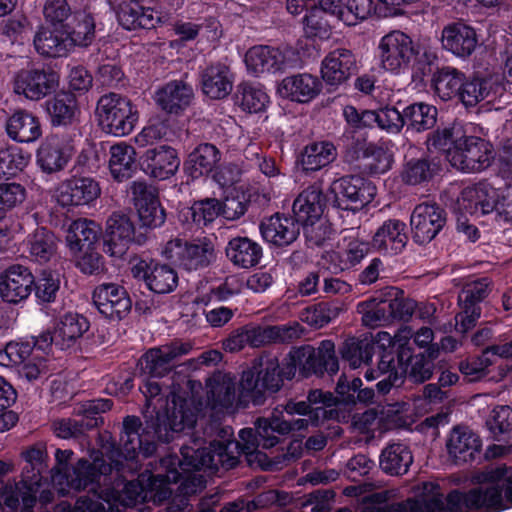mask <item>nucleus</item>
Here are the masks:
<instances>
[{"label": "nucleus", "instance_id": "obj_1", "mask_svg": "<svg viewBox=\"0 0 512 512\" xmlns=\"http://www.w3.org/2000/svg\"><path fill=\"white\" fill-rule=\"evenodd\" d=\"M140 390L146 398L144 425L140 418L128 415L123 419L119 444L128 458L141 453L144 457L156 451L155 441L170 443L181 437V432L190 430L197 423L198 411L192 401L172 395V406L160 411L167 400H163L162 386L155 378L143 377Z\"/></svg>", "mask_w": 512, "mask_h": 512}, {"label": "nucleus", "instance_id": "obj_2", "mask_svg": "<svg viewBox=\"0 0 512 512\" xmlns=\"http://www.w3.org/2000/svg\"><path fill=\"white\" fill-rule=\"evenodd\" d=\"M486 483L469 491L452 490L444 498L438 484L428 490L438 503L435 512H498L512 504V468L496 467L484 473Z\"/></svg>", "mask_w": 512, "mask_h": 512}, {"label": "nucleus", "instance_id": "obj_3", "mask_svg": "<svg viewBox=\"0 0 512 512\" xmlns=\"http://www.w3.org/2000/svg\"><path fill=\"white\" fill-rule=\"evenodd\" d=\"M204 437L182 434L187 437L180 444L184 465L204 468L213 472L220 468L230 470L237 466L240 457V443L231 439L233 429L218 420H211L203 426Z\"/></svg>", "mask_w": 512, "mask_h": 512}, {"label": "nucleus", "instance_id": "obj_4", "mask_svg": "<svg viewBox=\"0 0 512 512\" xmlns=\"http://www.w3.org/2000/svg\"><path fill=\"white\" fill-rule=\"evenodd\" d=\"M297 370L303 377L322 376L325 372L330 375L336 374L339 370V363L335 355L334 343L331 340H323L318 348L303 345L291 349L285 357L286 379H292Z\"/></svg>", "mask_w": 512, "mask_h": 512}, {"label": "nucleus", "instance_id": "obj_5", "mask_svg": "<svg viewBox=\"0 0 512 512\" xmlns=\"http://www.w3.org/2000/svg\"><path fill=\"white\" fill-rule=\"evenodd\" d=\"M284 363L281 365L278 358L272 354H263L255 360L252 368L243 371L240 380L241 394L248 397L254 405H261L265 400V393H276L283 386L286 379Z\"/></svg>", "mask_w": 512, "mask_h": 512}, {"label": "nucleus", "instance_id": "obj_6", "mask_svg": "<svg viewBox=\"0 0 512 512\" xmlns=\"http://www.w3.org/2000/svg\"><path fill=\"white\" fill-rule=\"evenodd\" d=\"M388 346L376 343L378 362L376 369L365 372L367 380H374L380 376L383 378L376 384L380 395L387 394L392 387L403 384L407 372V360L411 357V349L403 344L392 342L388 337Z\"/></svg>", "mask_w": 512, "mask_h": 512}, {"label": "nucleus", "instance_id": "obj_7", "mask_svg": "<svg viewBox=\"0 0 512 512\" xmlns=\"http://www.w3.org/2000/svg\"><path fill=\"white\" fill-rule=\"evenodd\" d=\"M96 116L105 133L118 137L130 134L138 120L137 109L130 99L113 92L99 98Z\"/></svg>", "mask_w": 512, "mask_h": 512}, {"label": "nucleus", "instance_id": "obj_8", "mask_svg": "<svg viewBox=\"0 0 512 512\" xmlns=\"http://www.w3.org/2000/svg\"><path fill=\"white\" fill-rule=\"evenodd\" d=\"M163 255L171 264L187 272L204 270L216 259L214 245L207 238L172 239L166 243Z\"/></svg>", "mask_w": 512, "mask_h": 512}, {"label": "nucleus", "instance_id": "obj_9", "mask_svg": "<svg viewBox=\"0 0 512 512\" xmlns=\"http://www.w3.org/2000/svg\"><path fill=\"white\" fill-rule=\"evenodd\" d=\"M376 195V186L360 176H344L334 180L326 194L327 201L342 210L359 211Z\"/></svg>", "mask_w": 512, "mask_h": 512}, {"label": "nucleus", "instance_id": "obj_10", "mask_svg": "<svg viewBox=\"0 0 512 512\" xmlns=\"http://www.w3.org/2000/svg\"><path fill=\"white\" fill-rule=\"evenodd\" d=\"M340 141L346 162L352 164L360 159H371L370 171L375 174L385 173L390 168V155L383 147L368 142L366 131L344 130Z\"/></svg>", "mask_w": 512, "mask_h": 512}, {"label": "nucleus", "instance_id": "obj_11", "mask_svg": "<svg viewBox=\"0 0 512 512\" xmlns=\"http://www.w3.org/2000/svg\"><path fill=\"white\" fill-rule=\"evenodd\" d=\"M300 62L299 55L291 48L257 45L251 47L245 55L247 69L255 76L284 73L298 67Z\"/></svg>", "mask_w": 512, "mask_h": 512}, {"label": "nucleus", "instance_id": "obj_12", "mask_svg": "<svg viewBox=\"0 0 512 512\" xmlns=\"http://www.w3.org/2000/svg\"><path fill=\"white\" fill-rule=\"evenodd\" d=\"M494 158L492 146L484 139L464 134L448 153L452 167L465 173H476L488 168Z\"/></svg>", "mask_w": 512, "mask_h": 512}, {"label": "nucleus", "instance_id": "obj_13", "mask_svg": "<svg viewBox=\"0 0 512 512\" xmlns=\"http://www.w3.org/2000/svg\"><path fill=\"white\" fill-rule=\"evenodd\" d=\"M192 350L190 342L173 340L169 343L148 349L138 360L142 377L162 378L167 375L175 361L188 355Z\"/></svg>", "mask_w": 512, "mask_h": 512}, {"label": "nucleus", "instance_id": "obj_14", "mask_svg": "<svg viewBox=\"0 0 512 512\" xmlns=\"http://www.w3.org/2000/svg\"><path fill=\"white\" fill-rule=\"evenodd\" d=\"M492 291V281L487 278H478L464 284L458 296L462 311L455 317L456 330L466 333L476 325L481 316V303Z\"/></svg>", "mask_w": 512, "mask_h": 512}, {"label": "nucleus", "instance_id": "obj_15", "mask_svg": "<svg viewBox=\"0 0 512 512\" xmlns=\"http://www.w3.org/2000/svg\"><path fill=\"white\" fill-rule=\"evenodd\" d=\"M447 213L435 202H423L416 205L410 216L411 236L415 243H430L444 228Z\"/></svg>", "mask_w": 512, "mask_h": 512}, {"label": "nucleus", "instance_id": "obj_16", "mask_svg": "<svg viewBox=\"0 0 512 512\" xmlns=\"http://www.w3.org/2000/svg\"><path fill=\"white\" fill-rule=\"evenodd\" d=\"M378 49L382 67L390 72L407 69L416 56L412 39L398 30L383 36Z\"/></svg>", "mask_w": 512, "mask_h": 512}, {"label": "nucleus", "instance_id": "obj_17", "mask_svg": "<svg viewBox=\"0 0 512 512\" xmlns=\"http://www.w3.org/2000/svg\"><path fill=\"white\" fill-rule=\"evenodd\" d=\"M59 76L52 69L21 70L15 77L14 91L31 101H39L55 92Z\"/></svg>", "mask_w": 512, "mask_h": 512}, {"label": "nucleus", "instance_id": "obj_18", "mask_svg": "<svg viewBox=\"0 0 512 512\" xmlns=\"http://www.w3.org/2000/svg\"><path fill=\"white\" fill-rule=\"evenodd\" d=\"M98 311L111 321H120L131 311L132 301L126 289L116 283L98 285L92 295Z\"/></svg>", "mask_w": 512, "mask_h": 512}, {"label": "nucleus", "instance_id": "obj_19", "mask_svg": "<svg viewBox=\"0 0 512 512\" xmlns=\"http://www.w3.org/2000/svg\"><path fill=\"white\" fill-rule=\"evenodd\" d=\"M112 405L113 402L110 399L91 400L83 406L84 418L81 420L70 418L57 419L52 423V430L57 437L62 439L78 437L85 431L97 426L98 420L95 415L110 410Z\"/></svg>", "mask_w": 512, "mask_h": 512}, {"label": "nucleus", "instance_id": "obj_20", "mask_svg": "<svg viewBox=\"0 0 512 512\" xmlns=\"http://www.w3.org/2000/svg\"><path fill=\"white\" fill-rule=\"evenodd\" d=\"M135 227L130 217L114 212L106 221L104 252L111 257L122 258L134 240Z\"/></svg>", "mask_w": 512, "mask_h": 512}, {"label": "nucleus", "instance_id": "obj_21", "mask_svg": "<svg viewBox=\"0 0 512 512\" xmlns=\"http://www.w3.org/2000/svg\"><path fill=\"white\" fill-rule=\"evenodd\" d=\"M99 184L90 177H72L62 181L55 196L62 207L88 205L100 195Z\"/></svg>", "mask_w": 512, "mask_h": 512}, {"label": "nucleus", "instance_id": "obj_22", "mask_svg": "<svg viewBox=\"0 0 512 512\" xmlns=\"http://www.w3.org/2000/svg\"><path fill=\"white\" fill-rule=\"evenodd\" d=\"M35 277L23 265H12L0 275V296L8 302L17 304L28 298L32 292Z\"/></svg>", "mask_w": 512, "mask_h": 512}, {"label": "nucleus", "instance_id": "obj_23", "mask_svg": "<svg viewBox=\"0 0 512 512\" xmlns=\"http://www.w3.org/2000/svg\"><path fill=\"white\" fill-rule=\"evenodd\" d=\"M357 70L354 53L346 48H337L328 53L321 64L323 81L331 86L338 87L345 83Z\"/></svg>", "mask_w": 512, "mask_h": 512}, {"label": "nucleus", "instance_id": "obj_24", "mask_svg": "<svg viewBox=\"0 0 512 512\" xmlns=\"http://www.w3.org/2000/svg\"><path fill=\"white\" fill-rule=\"evenodd\" d=\"M415 302L407 298L393 297L380 300L374 308L367 311L363 317L367 325L379 326L394 320L408 321L414 310Z\"/></svg>", "mask_w": 512, "mask_h": 512}, {"label": "nucleus", "instance_id": "obj_25", "mask_svg": "<svg viewBox=\"0 0 512 512\" xmlns=\"http://www.w3.org/2000/svg\"><path fill=\"white\" fill-rule=\"evenodd\" d=\"M442 47L457 57L467 58L478 45V38L473 27L464 22H452L444 26L441 33Z\"/></svg>", "mask_w": 512, "mask_h": 512}, {"label": "nucleus", "instance_id": "obj_26", "mask_svg": "<svg viewBox=\"0 0 512 512\" xmlns=\"http://www.w3.org/2000/svg\"><path fill=\"white\" fill-rule=\"evenodd\" d=\"M73 154L72 145L58 135L45 139L37 151V163L43 172L52 174L63 170Z\"/></svg>", "mask_w": 512, "mask_h": 512}, {"label": "nucleus", "instance_id": "obj_27", "mask_svg": "<svg viewBox=\"0 0 512 512\" xmlns=\"http://www.w3.org/2000/svg\"><path fill=\"white\" fill-rule=\"evenodd\" d=\"M300 223L296 217H286L276 213L261 222L260 232L268 243L284 247L292 244L298 238Z\"/></svg>", "mask_w": 512, "mask_h": 512}, {"label": "nucleus", "instance_id": "obj_28", "mask_svg": "<svg viewBox=\"0 0 512 512\" xmlns=\"http://www.w3.org/2000/svg\"><path fill=\"white\" fill-rule=\"evenodd\" d=\"M406 224L398 219H388L376 230L371 247L380 253L396 255L406 246Z\"/></svg>", "mask_w": 512, "mask_h": 512}, {"label": "nucleus", "instance_id": "obj_29", "mask_svg": "<svg viewBox=\"0 0 512 512\" xmlns=\"http://www.w3.org/2000/svg\"><path fill=\"white\" fill-rule=\"evenodd\" d=\"M481 447L480 438L468 427L457 426L450 432L446 448L456 464L472 461Z\"/></svg>", "mask_w": 512, "mask_h": 512}, {"label": "nucleus", "instance_id": "obj_30", "mask_svg": "<svg viewBox=\"0 0 512 512\" xmlns=\"http://www.w3.org/2000/svg\"><path fill=\"white\" fill-rule=\"evenodd\" d=\"M497 191L486 183L466 187L458 199L460 207L467 213L483 216L494 212Z\"/></svg>", "mask_w": 512, "mask_h": 512}, {"label": "nucleus", "instance_id": "obj_31", "mask_svg": "<svg viewBox=\"0 0 512 512\" xmlns=\"http://www.w3.org/2000/svg\"><path fill=\"white\" fill-rule=\"evenodd\" d=\"M248 338V345L260 347L272 342H290L299 338L302 328L298 323L281 326H258L253 324L245 325Z\"/></svg>", "mask_w": 512, "mask_h": 512}, {"label": "nucleus", "instance_id": "obj_32", "mask_svg": "<svg viewBox=\"0 0 512 512\" xmlns=\"http://www.w3.org/2000/svg\"><path fill=\"white\" fill-rule=\"evenodd\" d=\"M203 93L211 99H224L233 88V77L228 66L216 63L204 68L200 73Z\"/></svg>", "mask_w": 512, "mask_h": 512}, {"label": "nucleus", "instance_id": "obj_33", "mask_svg": "<svg viewBox=\"0 0 512 512\" xmlns=\"http://www.w3.org/2000/svg\"><path fill=\"white\" fill-rule=\"evenodd\" d=\"M194 97L193 88L183 80H173L156 92L157 104L166 112L179 114L185 110Z\"/></svg>", "mask_w": 512, "mask_h": 512}, {"label": "nucleus", "instance_id": "obj_34", "mask_svg": "<svg viewBox=\"0 0 512 512\" xmlns=\"http://www.w3.org/2000/svg\"><path fill=\"white\" fill-rule=\"evenodd\" d=\"M119 24L126 30L153 29L161 17L152 8L143 7L136 2H123L116 10Z\"/></svg>", "mask_w": 512, "mask_h": 512}, {"label": "nucleus", "instance_id": "obj_35", "mask_svg": "<svg viewBox=\"0 0 512 512\" xmlns=\"http://www.w3.org/2000/svg\"><path fill=\"white\" fill-rule=\"evenodd\" d=\"M220 150L211 143H201L194 148L184 162V170L192 179L209 175L221 160Z\"/></svg>", "mask_w": 512, "mask_h": 512}, {"label": "nucleus", "instance_id": "obj_36", "mask_svg": "<svg viewBox=\"0 0 512 512\" xmlns=\"http://www.w3.org/2000/svg\"><path fill=\"white\" fill-rule=\"evenodd\" d=\"M8 136L19 143H32L42 135L38 117L26 110H16L6 121Z\"/></svg>", "mask_w": 512, "mask_h": 512}, {"label": "nucleus", "instance_id": "obj_37", "mask_svg": "<svg viewBox=\"0 0 512 512\" xmlns=\"http://www.w3.org/2000/svg\"><path fill=\"white\" fill-rule=\"evenodd\" d=\"M325 199L319 183L308 186L293 202V213L297 220L301 223L318 220L323 214Z\"/></svg>", "mask_w": 512, "mask_h": 512}, {"label": "nucleus", "instance_id": "obj_38", "mask_svg": "<svg viewBox=\"0 0 512 512\" xmlns=\"http://www.w3.org/2000/svg\"><path fill=\"white\" fill-rule=\"evenodd\" d=\"M225 254L234 266L249 269L259 264L263 250L256 241L246 236H237L229 240Z\"/></svg>", "mask_w": 512, "mask_h": 512}, {"label": "nucleus", "instance_id": "obj_39", "mask_svg": "<svg viewBox=\"0 0 512 512\" xmlns=\"http://www.w3.org/2000/svg\"><path fill=\"white\" fill-rule=\"evenodd\" d=\"M320 85L316 77L303 73L284 78L278 86V92L292 101L306 103L318 95Z\"/></svg>", "mask_w": 512, "mask_h": 512}, {"label": "nucleus", "instance_id": "obj_40", "mask_svg": "<svg viewBox=\"0 0 512 512\" xmlns=\"http://www.w3.org/2000/svg\"><path fill=\"white\" fill-rule=\"evenodd\" d=\"M89 321L77 313H66L55 327L56 347L60 350L75 348L83 334L89 329Z\"/></svg>", "mask_w": 512, "mask_h": 512}, {"label": "nucleus", "instance_id": "obj_41", "mask_svg": "<svg viewBox=\"0 0 512 512\" xmlns=\"http://www.w3.org/2000/svg\"><path fill=\"white\" fill-rule=\"evenodd\" d=\"M144 158L151 175L158 179L174 175L180 165L176 150L167 145L146 150Z\"/></svg>", "mask_w": 512, "mask_h": 512}, {"label": "nucleus", "instance_id": "obj_42", "mask_svg": "<svg viewBox=\"0 0 512 512\" xmlns=\"http://www.w3.org/2000/svg\"><path fill=\"white\" fill-rule=\"evenodd\" d=\"M45 111L52 126H69L76 121L78 106L76 97L70 92H60L47 99Z\"/></svg>", "mask_w": 512, "mask_h": 512}, {"label": "nucleus", "instance_id": "obj_43", "mask_svg": "<svg viewBox=\"0 0 512 512\" xmlns=\"http://www.w3.org/2000/svg\"><path fill=\"white\" fill-rule=\"evenodd\" d=\"M36 51L45 57H63L71 50L63 29L42 26L34 36Z\"/></svg>", "mask_w": 512, "mask_h": 512}, {"label": "nucleus", "instance_id": "obj_44", "mask_svg": "<svg viewBox=\"0 0 512 512\" xmlns=\"http://www.w3.org/2000/svg\"><path fill=\"white\" fill-rule=\"evenodd\" d=\"M109 154V170L114 180L126 181L137 171L136 152L132 146L126 143L112 145Z\"/></svg>", "mask_w": 512, "mask_h": 512}, {"label": "nucleus", "instance_id": "obj_45", "mask_svg": "<svg viewBox=\"0 0 512 512\" xmlns=\"http://www.w3.org/2000/svg\"><path fill=\"white\" fill-rule=\"evenodd\" d=\"M101 231V227L92 220H75L67 229V245L74 252L89 249L98 241Z\"/></svg>", "mask_w": 512, "mask_h": 512}, {"label": "nucleus", "instance_id": "obj_46", "mask_svg": "<svg viewBox=\"0 0 512 512\" xmlns=\"http://www.w3.org/2000/svg\"><path fill=\"white\" fill-rule=\"evenodd\" d=\"M207 388V399L214 409L233 406L236 397V382L229 374H214L208 379Z\"/></svg>", "mask_w": 512, "mask_h": 512}, {"label": "nucleus", "instance_id": "obj_47", "mask_svg": "<svg viewBox=\"0 0 512 512\" xmlns=\"http://www.w3.org/2000/svg\"><path fill=\"white\" fill-rule=\"evenodd\" d=\"M413 463V456L406 444L391 443L381 452L379 465L389 475H403Z\"/></svg>", "mask_w": 512, "mask_h": 512}, {"label": "nucleus", "instance_id": "obj_48", "mask_svg": "<svg viewBox=\"0 0 512 512\" xmlns=\"http://www.w3.org/2000/svg\"><path fill=\"white\" fill-rule=\"evenodd\" d=\"M314 408L323 410L344 409L333 393L320 389H313L308 392L306 401H290L285 406V411L290 414L310 416Z\"/></svg>", "mask_w": 512, "mask_h": 512}, {"label": "nucleus", "instance_id": "obj_49", "mask_svg": "<svg viewBox=\"0 0 512 512\" xmlns=\"http://www.w3.org/2000/svg\"><path fill=\"white\" fill-rule=\"evenodd\" d=\"M70 50L74 47H87L95 38V22L91 15L77 12L64 29Z\"/></svg>", "mask_w": 512, "mask_h": 512}, {"label": "nucleus", "instance_id": "obj_50", "mask_svg": "<svg viewBox=\"0 0 512 512\" xmlns=\"http://www.w3.org/2000/svg\"><path fill=\"white\" fill-rule=\"evenodd\" d=\"M339 351L342 359L356 369L371 362L372 356L376 353V343L367 337L363 339L352 337L342 343Z\"/></svg>", "mask_w": 512, "mask_h": 512}, {"label": "nucleus", "instance_id": "obj_51", "mask_svg": "<svg viewBox=\"0 0 512 512\" xmlns=\"http://www.w3.org/2000/svg\"><path fill=\"white\" fill-rule=\"evenodd\" d=\"M143 279L147 287L158 294L172 292L178 285V275L176 271L167 264L145 265Z\"/></svg>", "mask_w": 512, "mask_h": 512}, {"label": "nucleus", "instance_id": "obj_52", "mask_svg": "<svg viewBox=\"0 0 512 512\" xmlns=\"http://www.w3.org/2000/svg\"><path fill=\"white\" fill-rule=\"evenodd\" d=\"M336 157L337 150L332 142H313L304 148L301 164L306 171H317L332 163Z\"/></svg>", "mask_w": 512, "mask_h": 512}, {"label": "nucleus", "instance_id": "obj_53", "mask_svg": "<svg viewBox=\"0 0 512 512\" xmlns=\"http://www.w3.org/2000/svg\"><path fill=\"white\" fill-rule=\"evenodd\" d=\"M439 170L440 162L436 158L411 159L404 164L401 178L408 185H419L432 180Z\"/></svg>", "mask_w": 512, "mask_h": 512}, {"label": "nucleus", "instance_id": "obj_54", "mask_svg": "<svg viewBox=\"0 0 512 512\" xmlns=\"http://www.w3.org/2000/svg\"><path fill=\"white\" fill-rule=\"evenodd\" d=\"M465 79L464 74L453 67L438 68L433 74V85L437 95L444 101L457 98Z\"/></svg>", "mask_w": 512, "mask_h": 512}, {"label": "nucleus", "instance_id": "obj_55", "mask_svg": "<svg viewBox=\"0 0 512 512\" xmlns=\"http://www.w3.org/2000/svg\"><path fill=\"white\" fill-rule=\"evenodd\" d=\"M257 431L262 448L269 449L278 444V436L291 433V424L281 414L273 413L269 418L257 419Z\"/></svg>", "mask_w": 512, "mask_h": 512}, {"label": "nucleus", "instance_id": "obj_56", "mask_svg": "<svg viewBox=\"0 0 512 512\" xmlns=\"http://www.w3.org/2000/svg\"><path fill=\"white\" fill-rule=\"evenodd\" d=\"M371 244L358 239L351 240L342 253H328L325 259L333 263V272L338 273L348 270L359 264L367 255Z\"/></svg>", "mask_w": 512, "mask_h": 512}, {"label": "nucleus", "instance_id": "obj_57", "mask_svg": "<svg viewBox=\"0 0 512 512\" xmlns=\"http://www.w3.org/2000/svg\"><path fill=\"white\" fill-rule=\"evenodd\" d=\"M177 457V460L179 461V464H175V469L179 472V479L177 481H167L166 485L169 487V484L171 483H178L180 482V492L183 495H192L196 494L198 491L202 490L205 487L206 480L205 477L200 474V471H204L207 473V475H213L218 470H215L213 472L208 471V469L204 468H194L191 465H184V458L181 454V459Z\"/></svg>", "mask_w": 512, "mask_h": 512}, {"label": "nucleus", "instance_id": "obj_58", "mask_svg": "<svg viewBox=\"0 0 512 512\" xmlns=\"http://www.w3.org/2000/svg\"><path fill=\"white\" fill-rule=\"evenodd\" d=\"M306 417L289 420L291 432L307 430L310 426L315 428L322 427L329 421L347 423L350 419V413L347 409L323 410L314 408L312 414Z\"/></svg>", "mask_w": 512, "mask_h": 512}, {"label": "nucleus", "instance_id": "obj_59", "mask_svg": "<svg viewBox=\"0 0 512 512\" xmlns=\"http://www.w3.org/2000/svg\"><path fill=\"white\" fill-rule=\"evenodd\" d=\"M28 249L32 260L47 263L56 253V238L46 228H38L28 237Z\"/></svg>", "mask_w": 512, "mask_h": 512}, {"label": "nucleus", "instance_id": "obj_60", "mask_svg": "<svg viewBox=\"0 0 512 512\" xmlns=\"http://www.w3.org/2000/svg\"><path fill=\"white\" fill-rule=\"evenodd\" d=\"M436 107L426 103H414L404 109L407 130L422 132L434 127L437 119Z\"/></svg>", "mask_w": 512, "mask_h": 512}, {"label": "nucleus", "instance_id": "obj_61", "mask_svg": "<svg viewBox=\"0 0 512 512\" xmlns=\"http://www.w3.org/2000/svg\"><path fill=\"white\" fill-rule=\"evenodd\" d=\"M494 96V83L491 79L473 78L470 80L464 79L457 98L466 107H473L480 101Z\"/></svg>", "mask_w": 512, "mask_h": 512}, {"label": "nucleus", "instance_id": "obj_62", "mask_svg": "<svg viewBox=\"0 0 512 512\" xmlns=\"http://www.w3.org/2000/svg\"><path fill=\"white\" fill-rule=\"evenodd\" d=\"M373 9V0H347L345 5L340 2L330 15L335 16L348 26H354L358 22L366 20Z\"/></svg>", "mask_w": 512, "mask_h": 512}, {"label": "nucleus", "instance_id": "obj_63", "mask_svg": "<svg viewBox=\"0 0 512 512\" xmlns=\"http://www.w3.org/2000/svg\"><path fill=\"white\" fill-rule=\"evenodd\" d=\"M465 132V129L460 124H453L452 126L442 129L438 128L428 135L426 141L427 147L429 150L433 148L442 151L448 160L449 151L454 148V146H458Z\"/></svg>", "mask_w": 512, "mask_h": 512}, {"label": "nucleus", "instance_id": "obj_64", "mask_svg": "<svg viewBox=\"0 0 512 512\" xmlns=\"http://www.w3.org/2000/svg\"><path fill=\"white\" fill-rule=\"evenodd\" d=\"M486 425L495 440L509 441L512 438V408L508 405L496 406Z\"/></svg>", "mask_w": 512, "mask_h": 512}]
</instances>
